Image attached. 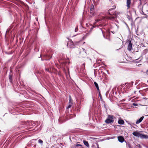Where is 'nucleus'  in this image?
I'll use <instances>...</instances> for the list:
<instances>
[{"instance_id":"obj_1","label":"nucleus","mask_w":148,"mask_h":148,"mask_svg":"<svg viewBox=\"0 0 148 148\" xmlns=\"http://www.w3.org/2000/svg\"><path fill=\"white\" fill-rule=\"evenodd\" d=\"M112 10L113 9H110L109 10L108 13L110 16H107L106 18L107 19L113 21L115 20L117 18V16L116 14H114V12L112 14L111 13L110 11Z\"/></svg>"},{"instance_id":"obj_2","label":"nucleus","mask_w":148,"mask_h":148,"mask_svg":"<svg viewBox=\"0 0 148 148\" xmlns=\"http://www.w3.org/2000/svg\"><path fill=\"white\" fill-rule=\"evenodd\" d=\"M132 134L135 136L138 137H140L141 138H148V136L141 134L139 132H133L132 133Z\"/></svg>"},{"instance_id":"obj_3","label":"nucleus","mask_w":148,"mask_h":148,"mask_svg":"<svg viewBox=\"0 0 148 148\" xmlns=\"http://www.w3.org/2000/svg\"><path fill=\"white\" fill-rule=\"evenodd\" d=\"M114 117L113 115H108L107 118L105 121V122L108 124L113 123L114 121Z\"/></svg>"},{"instance_id":"obj_4","label":"nucleus","mask_w":148,"mask_h":148,"mask_svg":"<svg viewBox=\"0 0 148 148\" xmlns=\"http://www.w3.org/2000/svg\"><path fill=\"white\" fill-rule=\"evenodd\" d=\"M79 42H73L70 40L68 42H67V46L68 47L72 48L73 47L74 45H77L78 43Z\"/></svg>"},{"instance_id":"obj_5","label":"nucleus","mask_w":148,"mask_h":148,"mask_svg":"<svg viewBox=\"0 0 148 148\" xmlns=\"http://www.w3.org/2000/svg\"><path fill=\"white\" fill-rule=\"evenodd\" d=\"M79 53L83 57H84L86 54V51L84 48H82L81 49V52H79Z\"/></svg>"},{"instance_id":"obj_6","label":"nucleus","mask_w":148,"mask_h":148,"mask_svg":"<svg viewBox=\"0 0 148 148\" xmlns=\"http://www.w3.org/2000/svg\"><path fill=\"white\" fill-rule=\"evenodd\" d=\"M131 3V0H126V5L127 10L129 9L130 8Z\"/></svg>"},{"instance_id":"obj_7","label":"nucleus","mask_w":148,"mask_h":148,"mask_svg":"<svg viewBox=\"0 0 148 148\" xmlns=\"http://www.w3.org/2000/svg\"><path fill=\"white\" fill-rule=\"evenodd\" d=\"M118 139L119 141L121 143H123L125 140L124 138L121 136H118Z\"/></svg>"},{"instance_id":"obj_8","label":"nucleus","mask_w":148,"mask_h":148,"mask_svg":"<svg viewBox=\"0 0 148 148\" xmlns=\"http://www.w3.org/2000/svg\"><path fill=\"white\" fill-rule=\"evenodd\" d=\"M132 44L130 41L129 42V44L128 45L127 49L129 51H130L132 49Z\"/></svg>"},{"instance_id":"obj_9","label":"nucleus","mask_w":148,"mask_h":148,"mask_svg":"<svg viewBox=\"0 0 148 148\" xmlns=\"http://www.w3.org/2000/svg\"><path fill=\"white\" fill-rule=\"evenodd\" d=\"M144 118V116H142L136 122V124H138L142 122Z\"/></svg>"},{"instance_id":"obj_10","label":"nucleus","mask_w":148,"mask_h":148,"mask_svg":"<svg viewBox=\"0 0 148 148\" xmlns=\"http://www.w3.org/2000/svg\"><path fill=\"white\" fill-rule=\"evenodd\" d=\"M94 6L93 5H92L91 6V7L90 10V12L92 15L94 14Z\"/></svg>"},{"instance_id":"obj_11","label":"nucleus","mask_w":148,"mask_h":148,"mask_svg":"<svg viewBox=\"0 0 148 148\" xmlns=\"http://www.w3.org/2000/svg\"><path fill=\"white\" fill-rule=\"evenodd\" d=\"M83 142L84 144V145L86 146L87 147H89V144L88 143V142L85 140H84L83 141Z\"/></svg>"},{"instance_id":"obj_12","label":"nucleus","mask_w":148,"mask_h":148,"mask_svg":"<svg viewBox=\"0 0 148 148\" xmlns=\"http://www.w3.org/2000/svg\"><path fill=\"white\" fill-rule=\"evenodd\" d=\"M118 123L120 125H123L124 124V122L122 119H120L118 121Z\"/></svg>"},{"instance_id":"obj_13","label":"nucleus","mask_w":148,"mask_h":148,"mask_svg":"<svg viewBox=\"0 0 148 148\" xmlns=\"http://www.w3.org/2000/svg\"><path fill=\"white\" fill-rule=\"evenodd\" d=\"M94 84L95 87H96L97 90L99 91V86H98V84H97V83L96 82H94Z\"/></svg>"},{"instance_id":"obj_14","label":"nucleus","mask_w":148,"mask_h":148,"mask_svg":"<svg viewBox=\"0 0 148 148\" xmlns=\"http://www.w3.org/2000/svg\"><path fill=\"white\" fill-rule=\"evenodd\" d=\"M102 19H98L95 20V22L93 24L94 25H95L97 22H99V21H101V20Z\"/></svg>"},{"instance_id":"obj_15","label":"nucleus","mask_w":148,"mask_h":148,"mask_svg":"<svg viewBox=\"0 0 148 148\" xmlns=\"http://www.w3.org/2000/svg\"><path fill=\"white\" fill-rule=\"evenodd\" d=\"M38 142L41 144H42L43 143V141L41 139H39L38 140Z\"/></svg>"},{"instance_id":"obj_16","label":"nucleus","mask_w":148,"mask_h":148,"mask_svg":"<svg viewBox=\"0 0 148 148\" xmlns=\"http://www.w3.org/2000/svg\"><path fill=\"white\" fill-rule=\"evenodd\" d=\"M75 145V147H77L78 146H80L81 147H82V145H80V144H76V145Z\"/></svg>"},{"instance_id":"obj_17","label":"nucleus","mask_w":148,"mask_h":148,"mask_svg":"<svg viewBox=\"0 0 148 148\" xmlns=\"http://www.w3.org/2000/svg\"><path fill=\"white\" fill-rule=\"evenodd\" d=\"M71 96H70L69 98V103H71Z\"/></svg>"},{"instance_id":"obj_18","label":"nucleus","mask_w":148,"mask_h":148,"mask_svg":"<svg viewBox=\"0 0 148 148\" xmlns=\"http://www.w3.org/2000/svg\"><path fill=\"white\" fill-rule=\"evenodd\" d=\"M78 30V27H76V28H75V32H77Z\"/></svg>"},{"instance_id":"obj_19","label":"nucleus","mask_w":148,"mask_h":148,"mask_svg":"<svg viewBox=\"0 0 148 148\" xmlns=\"http://www.w3.org/2000/svg\"><path fill=\"white\" fill-rule=\"evenodd\" d=\"M71 106V105H69V106L67 107V108H70Z\"/></svg>"},{"instance_id":"obj_20","label":"nucleus","mask_w":148,"mask_h":148,"mask_svg":"<svg viewBox=\"0 0 148 148\" xmlns=\"http://www.w3.org/2000/svg\"><path fill=\"white\" fill-rule=\"evenodd\" d=\"M138 146L139 148H141L142 147L140 144H139Z\"/></svg>"},{"instance_id":"obj_21","label":"nucleus","mask_w":148,"mask_h":148,"mask_svg":"<svg viewBox=\"0 0 148 148\" xmlns=\"http://www.w3.org/2000/svg\"><path fill=\"white\" fill-rule=\"evenodd\" d=\"M46 70L47 71L49 72V70L48 69H46Z\"/></svg>"},{"instance_id":"obj_22","label":"nucleus","mask_w":148,"mask_h":148,"mask_svg":"<svg viewBox=\"0 0 148 148\" xmlns=\"http://www.w3.org/2000/svg\"><path fill=\"white\" fill-rule=\"evenodd\" d=\"M92 29H93V27H91V28H90V30H92Z\"/></svg>"},{"instance_id":"obj_23","label":"nucleus","mask_w":148,"mask_h":148,"mask_svg":"<svg viewBox=\"0 0 148 148\" xmlns=\"http://www.w3.org/2000/svg\"><path fill=\"white\" fill-rule=\"evenodd\" d=\"M9 79H11V77H9Z\"/></svg>"},{"instance_id":"obj_24","label":"nucleus","mask_w":148,"mask_h":148,"mask_svg":"<svg viewBox=\"0 0 148 148\" xmlns=\"http://www.w3.org/2000/svg\"><path fill=\"white\" fill-rule=\"evenodd\" d=\"M102 33H103V36H104V37H104V34H103V32H102Z\"/></svg>"},{"instance_id":"obj_25","label":"nucleus","mask_w":148,"mask_h":148,"mask_svg":"<svg viewBox=\"0 0 148 148\" xmlns=\"http://www.w3.org/2000/svg\"><path fill=\"white\" fill-rule=\"evenodd\" d=\"M128 146H129V147H130V145H128Z\"/></svg>"},{"instance_id":"obj_26","label":"nucleus","mask_w":148,"mask_h":148,"mask_svg":"<svg viewBox=\"0 0 148 148\" xmlns=\"http://www.w3.org/2000/svg\"><path fill=\"white\" fill-rule=\"evenodd\" d=\"M147 71L148 73V70H147Z\"/></svg>"},{"instance_id":"obj_27","label":"nucleus","mask_w":148,"mask_h":148,"mask_svg":"<svg viewBox=\"0 0 148 148\" xmlns=\"http://www.w3.org/2000/svg\"><path fill=\"white\" fill-rule=\"evenodd\" d=\"M95 27V26H93V27Z\"/></svg>"},{"instance_id":"obj_28","label":"nucleus","mask_w":148,"mask_h":148,"mask_svg":"<svg viewBox=\"0 0 148 148\" xmlns=\"http://www.w3.org/2000/svg\"><path fill=\"white\" fill-rule=\"evenodd\" d=\"M0 132H1V130H0Z\"/></svg>"}]
</instances>
